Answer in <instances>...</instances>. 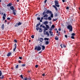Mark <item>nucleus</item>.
I'll return each instance as SVG.
<instances>
[{
	"mask_svg": "<svg viewBox=\"0 0 80 80\" xmlns=\"http://www.w3.org/2000/svg\"><path fill=\"white\" fill-rule=\"evenodd\" d=\"M54 3L55 5H52V7H54V8H55L56 11H57V10H58V9H57V7L58 8V7H60V5H59V3H58V1L57 0L54 1Z\"/></svg>",
	"mask_w": 80,
	"mask_h": 80,
	"instance_id": "1",
	"label": "nucleus"
},
{
	"mask_svg": "<svg viewBox=\"0 0 80 80\" xmlns=\"http://www.w3.org/2000/svg\"><path fill=\"white\" fill-rule=\"evenodd\" d=\"M48 14H45L42 17H41V20H48Z\"/></svg>",
	"mask_w": 80,
	"mask_h": 80,
	"instance_id": "2",
	"label": "nucleus"
},
{
	"mask_svg": "<svg viewBox=\"0 0 80 80\" xmlns=\"http://www.w3.org/2000/svg\"><path fill=\"white\" fill-rule=\"evenodd\" d=\"M41 47L40 45H38L37 46H36L34 50H37V51H40L41 50Z\"/></svg>",
	"mask_w": 80,
	"mask_h": 80,
	"instance_id": "3",
	"label": "nucleus"
},
{
	"mask_svg": "<svg viewBox=\"0 0 80 80\" xmlns=\"http://www.w3.org/2000/svg\"><path fill=\"white\" fill-rule=\"evenodd\" d=\"M68 28L70 32H72V26L71 25H69L68 26Z\"/></svg>",
	"mask_w": 80,
	"mask_h": 80,
	"instance_id": "4",
	"label": "nucleus"
},
{
	"mask_svg": "<svg viewBox=\"0 0 80 80\" xmlns=\"http://www.w3.org/2000/svg\"><path fill=\"white\" fill-rule=\"evenodd\" d=\"M22 24V22H19L18 23H17L16 24L14 25L15 27H18L20 25H21Z\"/></svg>",
	"mask_w": 80,
	"mask_h": 80,
	"instance_id": "5",
	"label": "nucleus"
},
{
	"mask_svg": "<svg viewBox=\"0 0 80 80\" xmlns=\"http://www.w3.org/2000/svg\"><path fill=\"white\" fill-rule=\"evenodd\" d=\"M46 14H52V11L49 10H48L46 12Z\"/></svg>",
	"mask_w": 80,
	"mask_h": 80,
	"instance_id": "6",
	"label": "nucleus"
},
{
	"mask_svg": "<svg viewBox=\"0 0 80 80\" xmlns=\"http://www.w3.org/2000/svg\"><path fill=\"white\" fill-rule=\"evenodd\" d=\"M69 73L71 74L72 76V77H74V75H75V71H74L73 72H71L70 71H69Z\"/></svg>",
	"mask_w": 80,
	"mask_h": 80,
	"instance_id": "7",
	"label": "nucleus"
},
{
	"mask_svg": "<svg viewBox=\"0 0 80 80\" xmlns=\"http://www.w3.org/2000/svg\"><path fill=\"white\" fill-rule=\"evenodd\" d=\"M14 46L15 47L13 49V52H15V51L16 48H17V44L16 43L14 44Z\"/></svg>",
	"mask_w": 80,
	"mask_h": 80,
	"instance_id": "8",
	"label": "nucleus"
},
{
	"mask_svg": "<svg viewBox=\"0 0 80 80\" xmlns=\"http://www.w3.org/2000/svg\"><path fill=\"white\" fill-rule=\"evenodd\" d=\"M17 12V10H16L15 9H14L13 10H12V13L14 15H16V12Z\"/></svg>",
	"mask_w": 80,
	"mask_h": 80,
	"instance_id": "9",
	"label": "nucleus"
},
{
	"mask_svg": "<svg viewBox=\"0 0 80 80\" xmlns=\"http://www.w3.org/2000/svg\"><path fill=\"white\" fill-rule=\"evenodd\" d=\"M40 46H42V50H45V47L43 45H40Z\"/></svg>",
	"mask_w": 80,
	"mask_h": 80,
	"instance_id": "10",
	"label": "nucleus"
},
{
	"mask_svg": "<svg viewBox=\"0 0 80 80\" xmlns=\"http://www.w3.org/2000/svg\"><path fill=\"white\" fill-rule=\"evenodd\" d=\"M11 54H12V52H8L7 55V57H10V56Z\"/></svg>",
	"mask_w": 80,
	"mask_h": 80,
	"instance_id": "11",
	"label": "nucleus"
},
{
	"mask_svg": "<svg viewBox=\"0 0 80 80\" xmlns=\"http://www.w3.org/2000/svg\"><path fill=\"white\" fill-rule=\"evenodd\" d=\"M43 41V38H41L39 39V41L40 42H42Z\"/></svg>",
	"mask_w": 80,
	"mask_h": 80,
	"instance_id": "12",
	"label": "nucleus"
},
{
	"mask_svg": "<svg viewBox=\"0 0 80 80\" xmlns=\"http://www.w3.org/2000/svg\"><path fill=\"white\" fill-rule=\"evenodd\" d=\"M49 43H50V42H49V41H45V44L46 45H48V44H49Z\"/></svg>",
	"mask_w": 80,
	"mask_h": 80,
	"instance_id": "13",
	"label": "nucleus"
},
{
	"mask_svg": "<svg viewBox=\"0 0 80 80\" xmlns=\"http://www.w3.org/2000/svg\"><path fill=\"white\" fill-rule=\"evenodd\" d=\"M12 5V3H9L7 5V7H11Z\"/></svg>",
	"mask_w": 80,
	"mask_h": 80,
	"instance_id": "14",
	"label": "nucleus"
},
{
	"mask_svg": "<svg viewBox=\"0 0 80 80\" xmlns=\"http://www.w3.org/2000/svg\"><path fill=\"white\" fill-rule=\"evenodd\" d=\"M5 26H4V24H2V26H1V28L2 30H4V28Z\"/></svg>",
	"mask_w": 80,
	"mask_h": 80,
	"instance_id": "15",
	"label": "nucleus"
},
{
	"mask_svg": "<svg viewBox=\"0 0 80 80\" xmlns=\"http://www.w3.org/2000/svg\"><path fill=\"white\" fill-rule=\"evenodd\" d=\"M10 9L11 10H15L14 9V8H13V6H11L10 8Z\"/></svg>",
	"mask_w": 80,
	"mask_h": 80,
	"instance_id": "16",
	"label": "nucleus"
},
{
	"mask_svg": "<svg viewBox=\"0 0 80 80\" xmlns=\"http://www.w3.org/2000/svg\"><path fill=\"white\" fill-rule=\"evenodd\" d=\"M49 33H50V35L51 36H52V35H53V32H52V31H49Z\"/></svg>",
	"mask_w": 80,
	"mask_h": 80,
	"instance_id": "17",
	"label": "nucleus"
},
{
	"mask_svg": "<svg viewBox=\"0 0 80 80\" xmlns=\"http://www.w3.org/2000/svg\"><path fill=\"white\" fill-rule=\"evenodd\" d=\"M48 21H46L44 22V25H46L47 24H48Z\"/></svg>",
	"mask_w": 80,
	"mask_h": 80,
	"instance_id": "18",
	"label": "nucleus"
},
{
	"mask_svg": "<svg viewBox=\"0 0 80 80\" xmlns=\"http://www.w3.org/2000/svg\"><path fill=\"white\" fill-rule=\"evenodd\" d=\"M44 40H45V41H46V40H47L48 41V40H49V38H44Z\"/></svg>",
	"mask_w": 80,
	"mask_h": 80,
	"instance_id": "19",
	"label": "nucleus"
},
{
	"mask_svg": "<svg viewBox=\"0 0 80 80\" xmlns=\"http://www.w3.org/2000/svg\"><path fill=\"white\" fill-rule=\"evenodd\" d=\"M46 27L47 28H48V29H50V27H49V26H48V25L46 24Z\"/></svg>",
	"mask_w": 80,
	"mask_h": 80,
	"instance_id": "20",
	"label": "nucleus"
},
{
	"mask_svg": "<svg viewBox=\"0 0 80 80\" xmlns=\"http://www.w3.org/2000/svg\"><path fill=\"white\" fill-rule=\"evenodd\" d=\"M55 39L56 40H58V37H57V36H55Z\"/></svg>",
	"mask_w": 80,
	"mask_h": 80,
	"instance_id": "21",
	"label": "nucleus"
},
{
	"mask_svg": "<svg viewBox=\"0 0 80 80\" xmlns=\"http://www.w3.org/2000/svg\"><path fill=\"white\" fill-rule=\"evenodd\" d=\"M46 34L48 36H49L50 35L49 33H48V31L46 32Z\"/></svg>",
	"mask_w": 80,
	"mask_h": 80,
	"instance_id": "22",
	"label": "nucleus"
},
{
	"mask_svg": "<svg viewBox=\"0 0 80 80\" xmlns=\"http://www.w3.org/2000/svg\"><path fill=\"white\" fill-rule=\"evenodd\" d=\"M52 20V18H51V17H49L48 18V20Z\"/></svg>",
	"mask_w": 80,
	"mask_h": 80,
	"instance_id": "23",
	"label": "nucleus"
},
{
	"mask_svg": "<svg viewBox=\"0 0 80 80\" xmlns=\"http://www.w3.org/2000/svg\"><path fill=\"white\" fill-rule=\"evenodd\" d=\"M3 78H4V76L3 75H2V77H0V79H3Z\"/></svg>",
	"mask_w": 80,
	"mask_h": 80,
	"instance_id": "24",
	"label": "nucleus"
},
{
	"mask_svg": "<svg viewBox=\"0 0 80 80\" xmlns=\"http://www.w3.org/2000/svg\"><path fill=\"white\" fill-rule=\"evenodd\" d=\"M40 25V22H39L38 24H37L36 27H38V26H39Z\"/></svg>",
	"mask_w": 80,
	"mask_h": 80,
	"instance_id": "25",
	"label": "nucleus"
},
{
	"mask_svg": "<svg viewBox=\"0 0 80 80\" xmlns=\"http://www.w3.org/2000/svg\"><path fill=\"white\" fill-rule=\"evenodd\" d=\"M46 12H45V11H44V12H43V13H42V16L43 15V16H44V15H46Z\"/></svg>",
	"mask_w": 80,
	"mask_h": 80,
	"instance_id": "26",
	"label": "nucleus"
},
{
	"mask_svg": "<svg viewBox=\"0 0 80 80\" xmlns=\"http://www.w3.org/2000/svg\"><path fill=\"white\" fill-rule=\"evenodd\" d=\"M39 32H42V29L40 28H39Z\"/></svg>",
	"mask_w": 80,
	"mask_h": 80,
	"instance_id": "27",
	"label": "nucleus"
},
{
	"mask_svg": "<svg viewBox=\"0 0 80 80\" xmlns=\"http://www.w3.org/2000/svg\"><path fill=\"white\" fill-rule=\"evenodd\" d=\"M51 28H53V29H54V28H55V25H52L51 26Z\"/></svg>",
	"mask_w": 80,
	"mask_h": 80,
	"instance_id": "28",
	"label": "nucleus"
},
{
	"mask_svg": "<svg viewBox=\"0 0 80 80\" xmlns=\"http://www.w3.org/2000/svg\"><path fill=\"white\" fill-rule=\"evenodd\" d=\"M54 14L55 17H58V13H56Z\"/></svg>",
	"mask_w": 80,
	"mask_h": 80,
	"instance_id": "29",
	"label": "nucleus"
},
{
	"mask_svg": "<svg viewBox=\"0 0 80 80\" xmlns=\"http://www.w3.org/2000/svg\"><path fill=\"white\" fill-rule=\"evenodd\" d=\"M62 1L63 3H64V2H67V0H62Z\"/></svg>",
	"mask_w": 80,
	"mask_h": 80,
	"instance_id": "30",
	"label": "nucleus"
},
{
	"mask_svg": "<svg viewBox=\"0 0 80 80\" xmlns=\"http://www.w3.org/2000/svg\"><path fill=\"white\" fill-rule=\"evenodd\" d=\"M50 17L51 18H53V14L52 13H51V15Z\"/></svg>",
	"mask_w": 80,
	"mask_h": 80,
	"instance_id": "31",
	"label": "nucleus"
},
{
	"mask_svg": "<svg viewBox=\"0 0 80 80\" xmlns=\"http://www.w3.org/2000/svg\"><path fill=\"white\" fill-rule=\"evenodd\" d=\"M2 71L0 70V77L2 76Z\"/></svg>",
	"mask_w": 80,
	"mask_h": 80,
	"instance_id": "32",
	"label": "nucleus"
},
{
	"mask_svg": "<svg viewBox=\"0 0 80 80\" xmlns=\"http://www.w3.org/2000/svg\"><path fill=\"white\" fill-rule=\"evenodd\" d=\"M37 19L38 20H40V17L37 18Z\"/></svg>",
	"mask_w": 80,
	"mask_h": 80,
	"instance_id": "33",
	"label": "nucleus"
},
{
	"mask_svg": "<svg viewBox=\"0 0 80 80\" xmlns=\"http://www.w3.org/2000/svg\"><path fill=\"white\" fill-rule=\"evenodd\" d=\"M72 36H75V33H72Z\"/></svg>",
	"mask_w": 80,
	"mask_h": 80,
	"instance_id": "34",
	"label": "nucleus"
},
{
	"mask_svg": "<svg viewBox=\"0 0 80 80\" xmlns=\"http://www.w3.org/2000/svg\"><path fill=\"white\" fill-rule=\"evenodd\" d=\"M37 28H36V30L38 31V29L40 28H39V27H37Z\"/></svg>",
	"mask_w": 80,
	"mask_h": 80,
	"instance_id": "35",
	"label": "nucleus"
},
{
	"mask_svg": "<svg viewBox=\"0 0 80 80\" xmlns=\"http://www.w3.org/2000/svg\"><path fill=\"white\" fill-rule=\"evenodd\" d=\"M31 37L32 38H34V35H32V36H31Z\"/></svg>",
	"mask_w": 80,
	"mask_h": 80,
	"instance_id": "36",
	"label": "nucleus"
},
{
	"mask_svg": "<svg viewBox=\"0 0 80 80\" xmlns=\"http://www.w3.org/2000/svg\"><path fill=\"white\" fill-rule=\"evenodd\" d=\"M22 66V67H25V64H23L22 65H21Z\"/></svg>",
	"mask_w": 80,
	"mask_h": 80,
	"instance_id": "37",
	"label": "nucleus"
},
{
	"mask_svg": "<svg viewBox=\"0 0 80 80\" xmlns=\"http://www.w3.org/2000/svg\"><path fill=\"white\" fill-rule=\"evenodd\" d=\"M16 68H18V65H17L16 66Z\"/></svg>",
	"mask_w": 80,
	"mask_h": 80,
	"instance_id": "38",
	"label": "nucleus"
},
{
	"mask_svg": "<svg viewBox=\"0 0 80 80\" xmlns=\"http://www.w3.org/2000/svg\"><path fill=\"white\" fill-rule=\"evenodd\" d=\"M57 20V18L56 19H53L52 21H55Z\"/></svg>",
	"mask_w": 80,
	"mask_h": 80,
	"instance_id": "39",
	"label": "nucleus"
},
{
	"mask_svg": "<svg viewBox=\"0 0 80 80\" xmlns=\"http://www.w3.org/2000/svg\"><path fill=\"white\" fill-rule=\"evenodd\" d=\"M21 62H22V61H21L20 60H19L18 61V63H22Z\"/></svg>",
	"mask_w": 80,
	"mask_h": 80,
	"instance_id": "40",
	"label": "nucleus"
},
{
	"mask_svg": "<svg viewBox=\"0 0 80 80\" xmlns=\"http://www.w3.org/2000/svg\"><path fill=\"white\" fill-rule=\"evenodd\" d=\"M2 18H3V20H5V17L4 16H3L2 17Z\"/></svg>",
	"mask_w": 80,
	"mask_h": 80,
	"instance_id": "41",
	"label": "nucleus"
},
{
	"mask_svg": "<svg viewBox=\"0 0 80 80\" xmlns=\"http://www.w3.org/2000/svg\"><path fill=\"white\" fill-rule=\"evenodd\" d=\"M52 30H53V29H52V27H51V28L49 29V30H50V31H52Z\"/></svg>",
	"mask_w": 80,
	"mask_h": 80,
	"instance_id": "42",
	"label": "nucleus"
},
{
	"mask_svg": "<svg viewBox=\"0 0 80 80\" xmlns=\"http://www.w3.org/2000/svg\"><path fill=\"white\" fill-rule=\"evenodd\" d=\"M65 37L66 38H68V36L67 35H65Z\"/></svg>",
	"mask_w": 80,
	"mask_h": 80,
	"instance_id": "43",
	"label": "nucleus"
},
{
	"mask_svg": "<svg viewBox=\"0 0 80 80\" xmlns=\"http://www.w3.org/2000/svg\"><path fill=\"white\" fill-rule=\"evenodd\" d=\"M20 76H21V78H23V75H22V74Z\"/></svg>",
	"mask_w": 80,
	"mask_h": 80,
	"instance_id": "44",
	"label": "nucleus"
},
{
	"mask_svg": "<svg viewBox=\"0 0 80 80\" xmlns=\"http://www.w3.org/2000/svg\"><path fill=\"white\" fill-rule=\"evenodd\" d=\"M42 50H41L40 52H39L38 53L40 54V53H42Z\"/></svg>",
	"mask_w": 80,
	"mask_h": 80,
	"instance_id": "45",
	"label": "nucleus"
},
{
	"mask_svg": "<svg viewBox=\"0 0 80 80\" xmlns=\"http://www.w3.org/2000/svg\"><path fill=\"white\" fill-rule=\"evenodd\" d=\"M38 65H35V67H36V68H38Z\"/></svg>",
	"mask_w": 80,
	"mask_h": 80,
	"instance_id": "46",
	"label": "nucleus"
},
{
	"mask_svg": "<svg viewBox=\"0 0 80 80\" xmlns=\"http://www.w3.org/2000/svg\"><path fill=\"white\" fill-rule=\"evenodd\" d=\"M71 38H72V39H74V38H75L73 36H72L71 37Z\"/></svg>",
	"mask_w": 80,
	"mask_h": 80,
	"instance_id": "47",
	"label": "nucleus"
},
{
	"mask_svg": "<svg viewBox=\"0 0 80 80\" xmlns=\"http://www.w3.org/2000/svg\"><path fill=\"white\" fill-rule=\"evenodd\" d=\"M66 9L67 10H68V9H69V7H67L66 8Z\"/></svg>",
	"mask_w": 80,
	"mask_h": 80,
	"instance_id": "48",
	"label": "nucleus"
},
{
	"mask_svg": "<svg viewBox=\"0 0 80 80\" xmlns=\"http://www.w3.org/2000/svg\"><path fill=\"white\" fill-rule=\"evenodd\" d=\"M7 20H10V18L9 17L8 18H7Z\"/></svg>",
	"mask_w": 80,
	"mask_h": 80,
	"instance_id": "49",
	"label": "nucleus"
},
{
	"mask_svg": "<svg viewBox=\"0 0 80 80\" xmlns=\"http://www.w3.org/2000/svg\"><path fill=\"white\" fill-rule=\"evenodd\" d=\"M14 42L17 43V40H16V39H15L14 40Z\"/></svg>",
	"mask_w": 80,
	"mask_h": 80,
	"instance_id": "50",
	"label": "nucleus"
},
{
	"mask_svg": "<svg viewBox=\"0 0 80 80\" xmlns=\"http://www.w3.org/2000/svg\"><path fill=\"white\" fill-rule=\"evenodd\" d=\"M42 76H43V77H45V74L44 73H42Z\"/></svg>",
	"mask_w": 80,
	"mask_h": 80,
	"instance_id": "51",
	"label": "nucleus"
},
{
	"mask_svg": "<svg viewBox=\"0 0 80 80\" xmlns=\"http://www.w3.org/2000/svg\"><path fill=\"white\" fill-rule=\"evenodd\" d=\"M61 28H59L58 29V31H61Z\"/></svg>",
	"mask_w": 80,
	"mask_h": 80,
	"instance_id": "52",
	"label": "nucleus"
},
{
	"mask_svg": "<svg viewBox=\"0 0 80 80\" xmlns=\"http://www.w3.org/2000/svg\"><path fill=\"white\" fill-rule=\"evenodd\" d=\"M42 28H46V27L44 26H42Z\"/></svg>",
	"mask_w": 80,
	"mask_h": 80,
	"instance_id": "53",
	"label": "nucleus"
},
{
	"mask_svg": "<svg viewBox=\"0 0 80 80\" xmlns=\"http://www.w3.org/2000/svg\"><path fill=\"white\" fill-rule=\"evenodd\" d=\"M19 59H20V60H22V57H19Z\"/></svg>",
	"mask_w": 80,
	"mask_h": 80,
	"instance_id": "54",
	"label": "nucleus"
},
{
	"mask_svg": "<svg viewBox=\"0 0 80 80\" xmlns=\"http://www.w3.org/2000/svg\"><path fill=\"white\" fill-rule=\"evenodd\" d=\"M47 0H45V1H44V2L45 3H46V2H47Z\"/></svg>",
	"mask_w": 80,
	"mask_h": 80,
	"instance_id": "55",
	"label": "nucleus"
},
{
	"mask_svg": "<svg viewBox=\"0 0 80 80\" xmlns=\"http://www.w3.org/2000/svg\"><path fill=\"white\" fill-rule=\"evenodd\" d=\"M3 16H4V17H6V15L5 14V13H4V14H3Z\"/></svg>",
	"mask_w": 80,
	"mask_h": 80,
	"instance_id": "56",
	"label": "nucleus"
},
{
	"mask_svg": "<svg viewBox=\"0 0 80 80\" xmlns=\"http://www.w3.org/2000/svg\"><path fill=\"white\" fill-rule=\"evenodd\" d=\"M63 47L64 48H65V47H66V46H65V45H63Z\"/></svg>",
	"mask_w": 80,
	"mask_h": 80,
	"instance_id": "57",
	"label": "nucleus"
},
{
	"mask_svg": "<svg viewBox=\"0 0 80 80\" xmlns=\"http://www.w3.org/2000/svg\"><path fill=\"white\" fill-rule=\"evenodd\" d=\"M23 80H27V79L26 78H25L24 79H23Z\"/></svg>",
	"mask_w": 80,
	"mask_h": 80,
	"instance_id": "58",
	"label": "nucleus"
},
{
	"mask_svg": "<svg viewBox=\"0 0 80 80\" xmlns=\"http://www.w3.org/2000/svg\"><path fill=\"white\" fill-rule=\"evenodd\" d=\"M43 27V25L42 24L40 25V28H41V27Z\"/></svg>",
	"mask_w": 80,
	"mask_h": 80,
	"instance_id": "59",
	"label": "nucleus"
},
{
	"mask_svg": "<svg viewBox=\"0 0 80 80\" xmlns=\"http://www.w3.org/2000/svg\"><path fill=\"white\" fill-rule=\"evenodd\" d=\"M60 46L62 48H63V46L62 45V44L60 45Z\"/></svg>",
	"mask_w": 80,
	"mask_h": 80,
	"instance_id": "60",
	"label": "nucleus"
},
{
	"mask_svg": "<svg viewBox=\"0 0 80 80\" xmlns=\"http://www.w3.org/2000/svg\"><path fill=\"white\" fill-rule=\"evenodd\" d=\"M40 22H42V20L41 19L40 21Z\"/></svg>",
	"mask_w": 80,
	"mask_h": 80,
	"instance_id": "61",
	"label": "nucleus"
},
{
	"mask_svg": "<svg viewBox=\"0 0 80 80\" xmlns=\"http://www.w3.org/2000/svg\"><path fill=\"white\" fill-rule=\"evenodd\" d=\"M28 80H31V78H28Z\"/></svg>",
	"mask_w": 80,
	"mask_h": 80,
	"instance_id": "62",
	"label": "nucleus"
},
{
	"mask_svg": "<svg viewBox=\"0 0 80 80\" xmlns=\"http://www.w3.org/2000/svg\"><path fill=\"white\" fill-rule=\"evenodd\" d=\"M68 65V66H71V65L70 64V63H69Z\"/></svg>",
	"mask_w": 80,
	"mask_h": 80,
	"instance_id": "63",
	"label": "nucleus"
},
{
	"mask_svg": "<svg viewBox=\"0 0 80 80\" xmlns=\"http://www.w3.org/2000/svg\"><path fill=\"white\" fill-rule=\"evenodd\" d=\"M55 31H57V30H58L57 29H55Z\"/></svg>",
	"mask_w": 80,
	"mask_h": 80,
	"instance_id": "64",
	"label": "nucleus"
}]
</instances>
